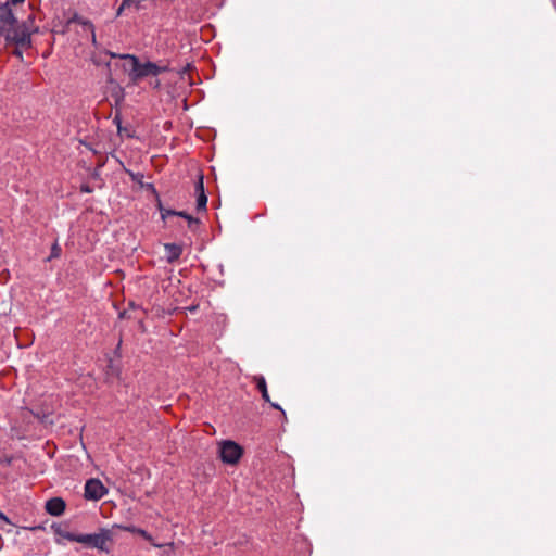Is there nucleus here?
Segmentation results:
<instances>
[{
  "mask_svg": "<svg viewBox=\"0 0 556 556\" xmlns=\"http://www.w3.org/2000/svg\"><path fill=\"white\" fill-rule=\"evenodd\" d=\"M31 29L27 22L18 23L13 14L10 2L0 4V33L8 43H15L18 47L30 46Z\"/></svg>",
  "mask_w": 556,
  "mask_h": 556,
  "instance_id": "1",
  "label": "nucleus"
},
{
  "mask_svg": "<svg viewBox=\"0 0 556 556\" xmlns=\"http://www.w3.org/2000/svg\"><path fill=\"white\" fill-rule=\"evenodd\" d=\"M61 536L71 542L84 544L87 547L97 548L109 553L113 541V533L110 529L101 528L97 533L77 534L68 531L61 532Z\"/></svg>",
  "mask_w": 556,
  "mask_h": 556,
  "instance_id": "2",
  "label": "nucleus"
},
{
  "mask_svg": "<svg viewBox=\"0 0 556 556\" xmlns=\"http://www.w3.org/2000/svg\"><path fill=\"white\" fill-rule=\"evenodd\" d=\"M112 58H117V54L111 53ZM121 59H125L128 61V67H129V76L131 80L137 81L143 77L147 76H157L162 72H164L166 68L161 67L152 62H147L144 64L139 63V60L137 56L131 54H121L118 55Z\"/></svg>",
  "mask_w": 556,
  "mask_h": 556,
  "instance_id": "3",
  "label": "nucleus"
},
{
  "mask_svg": "<svg viewBox=\"0 0 556 556\" xmlns=\"http://www.w3.org/2000/svg\"><path fill=\"white\" fill-rule=\"evenodd\" d=\"M219 455L224 463L235 465L242 456V448L233 441H224L219 446Z\"/></svg>",
  "mask_w": 556,
  "mask_h": 556,
  "instance_id": "4",
  "label": "nucleus"
},
{
  "mask_svg": "<svg viewBox=\"0 0 556 556\" xmlns=\"http://www.w3.org/2000/svg\"><path fill=\"white\" fill-rule=\"evenodd\" d=\"M106 493V489L98 479H90L85 484V497L87 500L98 501Z\"/></svg>",
  "mask_w": 556,
  "mask_h": 556,
  "instance_id": "5",
  "label": "nucleus"
},
{
  "mask_svg": "<svg viewBox=\"0 0 556 556\" xmlns=\"http://www.w3.org/2000/svg\"><path fill=\"white\" fill-rule=\"evenodd\" d=\"M159 210L161 212L162 219H166L168 216H180L188 220L189 226L191 227L193 224L198 223V219L192 217L191 215L187 214L184 211H173V210H166L163 207L161 201L157 203Z\"/></svg>",
  "mask_w": 556,
  "mask_h": 556,
  "instance_id": "6",
  "label": "nucleus"
},
{
  "mask_svg": "<svg viewBox=\"0 0 556 556\" xmlns=\"http://www.w3.org/2000/svg\"><path fill=\"white\" fill-rule=\"evenodd\" d=\"M195 193L198 211H205L207 204V197L204 191L203 176H200L195 184Z\"/></svg>",
  "mask_w": 556,
  "mask_h": 556,
  "instance_id": "7",
  "label": "nucleus"
},
{
  "mask_svg": "<svg viewBox=\"0 0 556 556\" xmlns=\"http://www.w3.org/2000/svg\"><path fill=\"white\" fill-rule=\"evenodd\" d=\"M46 510L52 516H60L65 510V502L61 497H53L47 501Z\"/></svg>",
  "mask_w": 556,
  "mask_h": 556,
  "instance_id": "8",
  "label": "nucleus"
},
{
  "mask_svg": "<svg viewBox=\"0 0 556 556\" xmlns=\"http://www.w3.org/2000/svg\"><path fill=\"white\" fill-rule=\"evenodd\" d=\"M253 380L256 382L257 389L261 391L262 397L264 399V401L270 403L271 407L279 409L282 412V414H285V412L281 409V407L277 403L270 402V397H269V394L267 391V384H266L265 378L263 376H255L253 378Z\"/></svg>",
  "mask_w": 556,
  "mask_h": 556,
  "instance_id": "9",
  "label": "nucleus"
},
{
  "mask_svg": "<svg viewBox=\"0 0 556 556\" xmlns=\"http://www.w3.org/2000/svg\"><path fill=\"white\" fill-rule=\"evenodd\" d=\"M164 249H165V256H166V260L168 263H173V262L177 261L182 253L181 247L178 244H175V243H166L164 245Z\"/></svg>",
  "mask_w": 556,
  "mask_h": 556,
  "instance_id": "10",
  "label": "nucleus"
},
{
  "mask_svg": "<svg viewBox=\"0 0 556 556\" xmlns=\"http://www.w3.org/2000/svg\"><path fill=\"white\" fill-rule=\"evenodd\" d=\"M114 527L123 529V530L128 531V532H132V533L141 535L144 540L149 541L155 547H162L163 546L162 544L155 543L153 541L152 536L146 530H143V529H140V528H137V527H134V526L123 527V526L115 525Z\"/></svg>",
  "mask_w": 556,
  "mask_h": 556,
  "instance_id": "11",
  "label": "nucleus"
},
{
  "mask_svg": "<svg viewBox=\"0 0 556 556\" xmlns=\"http://www.w3.org/2000/svg\"><path fill=\"white\" fill-rule=\"evenodd\" d=\"M79 23L81 25H84L85 27H87L88 29H90V31H91V41H92L93 45H96L97 43L96 31H94L92 23L89 22V21H79Z\"/></svg>",
  "mask_w": 556,
  "mask_h": 556,
  "instance_id": "12",
  "label": "nucleus"
},
{
  "mask_svg": "<svg viewBox=\"0 0 556 556\" xmlns=\"http://www.w3.org/2000/svg\"><path fill=\"white\" fill-rule=\"evenodd\" d=\"M60 253H61V248L56 243L53 244L50 257H59Z\"/></svg>",
  "mask_w": 556,
  "mask_h": 556,
  "instance_id": "13",
  "label": "nucleus"
},
{
  "mask_svg": "<svg viewBox=\"0 0 556 556\" xmlns=\"http://www.w3.org/2000/svg\"><path fill=\"white\" fill-rule=\"evenodd\" d=\"M129 1H130V0H124V1H123L122 5H121V7L118 8V10H117V15H121V14H122V12H123V10H124L126 7H128V5H129Z\"/></svg>",
  "mask_w": 556,
  "mask_h": 556,
  "instance_id": "14",
  "label": "nucleus"
},
{
  "mask_svg": "<svg viewBox=\"0 0 556 556\" xmlns=\"http://www.w3.org/2000/svg\"><path fill=\"white\" fill-rule=\"evenodd\" d=\"M25 0H8L7 2H10V8H11L13 4H18V3H22Z\"/></svg>",
  "mask_w": 556,
  "mask_h": 556,
  "instance_id": "15",
  "label": "nucleus"
},
{
  "mask_svg": "<svg viewBox=\"0 0 556 556\" xmlns=\"http://www.w3.org/2000/svg\"><path fill=\"white\" fill-rule=\"evenodd\" d=\"M81 191L84 192H91V189L88 186H83Z\"/></svg>",
  "mask_w": 556,
  "mask_h": 556,
  "instance_id": "16",
  "label": "nucleus"
},
{
  "mask_svg": "<svg viewBox=\"0 0 556 556\" xmlns=\"http://www.w3.org/2000/svg\"><path fill=\"white\" fill-rule=\"evenodd\" d=\"M14 54L22 59V51H20L18 49L14 51Z\"/></svg>",
  "mask_w": 556,
  "mask_h": 556,
  "instance_id": "17",
  "label": "nucleus"
},
{
  "mask_svg": "<svg viewBox=\"0 0 556 556\" xmlns=\"http://www.w3.org/2000/svg\"><path fill=\"white\" fill-rule=\"evenodd\" d=\"M0 518L3 519L5 522H9V519L2 513H0Z\"/></svg>",
  "mask_w": 556,
  "mask_h": 556,
  "instance_id": "18",
  "label": "nucleus"
},
{
  "mask_svg": "<svg viewBox=\"0 0 556 556\" xmlns=\"http://www.w3.org/2000/svg\"><path fill=\"white\" fill-rule=\"evenodd\" d=\"M159 85H160L159 80H156L155 83H153V86H154L155 88H157V87H159Z\"/></svg>",
  "mask_w": 556,
  "mask_h": 556,
  "instance_id": "19",
  "label": "nucleus"
},
{
  "mask_svg": "<svg viewBox=\"0 0 556 556\" xmlns=\"http://www.w3.org/2000/svg\"><path fill=\"white\" fill-rule=\"evenodd\" d=\"M554 5H555V9H556V0H555V2H554Z\"/></svg>",
  "mask_w": 556,
  "mask_h": 556,
  "instance_id": "20",
  "label": "nucleus"
},
{
  "mask_svg": "<svg viewBox=\"0 0 556 556\" xmlns=\"http://www.w3.org/2000/svg\"><path fill=\"white\" fill-rule=\"evenodd\" d=\"M0 36H3V35L0 33Z\"/></svg>",
  "mask_w": 556,
  "mask_h": 556,
  "instance_id": "21",
  "label": "nucleus"
}]
</instances>
